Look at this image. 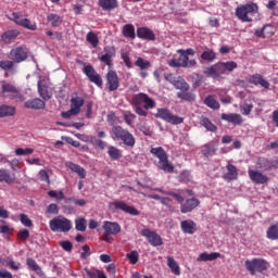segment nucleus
<instances>
[{
	"mask_svg": "<svg viewBox=\"0 0 278 278\" xmlns=\"http://www.w3.org/2000/svg\"><path fill=\"white\" fill-rule=\"evenodd\" d=\"M130 105L134 108L135 114L147 118V116H149V112L147 111L155 110L156 103L153 98L149 97V94L139 92L132 96Z\"/></svg>",
	"mask_w": 278,
	"mask_h": 278,
	"instance_id": "nucleus-1",
	"label": "nucleus"
},
{
	"mask_svg": "<svg viewBox=\"0 0 278 278\" xmlns=\"http://www.w3.org/2000/svg\"><path fill=\"white\" fill-rule=\"evenodd\" d=\"M177 53H179V58L177 59H170L167 61L168 66L172 68H194L197 66V60L190 58L188 55H195V51L192 48H188L187 50L179 49L177 50Z\"/></svg>",
	"mask_w": 278,
	"mask_h": 278,
	"instance_id": "nucleus-2",
	"label": "nucleus"
},
{
	"mask_svg": "<svg viewBox=\"0 0 278 278\" xmlns=\"http://www.w3.org/2000/svg\"><path fill=\"white\" fill-rule=\"evenodd\" d=\"M260 12V7L255 2L239 4L236 8L235 16L242 23H253V17Z\"/></svg>",
	"mask_w": 278,
	"mask_h": 278,
	"instance_id": "nucleus-3",
	"label": "nucleus"
},
{
	"mask_svg": "<svg viewBox=\"0 0 278 278\" xmlns=\"http://www.w3.org/2000/svg\"><path fill=\"white\" fill-rule=\"evenodd\" d=\"M111 138L112 140L123 142V144L130 149L136 147V137L127 128H123V126H113Z\"/></svg>",
	"mask_w": 278,
	"mask_h": 278,
	"instance_id": "nucleus-4",
	"label": "nucleus"
},
{
	"mask_svg": "<svg viewBox=\"0 0 278 278\" xmlns=\"http://www.w3.org/2000/svg\"><path fill=\"white\" fill-rule=\"evenodd\" d=\"M150 153L157 157L159 160V168L164 170V173H175V166L168 162V154L162 147L152 148Z\"/></svg>",
	"mask_w": 278,
	"mask_h": 278,
	"instance_id": "nucleus-5",
	"label": "nucleus"
},
{
	"mask_svg": "<svg viewBox=\"0 0 278 278\" xmlns=\"http://www.w3.org/2000/svg\"><path fill=\"white\" fill-rule=\"evenodd\" d=\"M270 268V263L266 261L265 258L255 257L251 261H245V269L250 275H257L260 273L261 275H264Z\"/></svg>",
	"mask_w": 278,
	"mask_h": 278,
	"instance_id": "nucleus-6",
	"label": "nucleus"
},
{
	"mask_svg": "<svg viewBox=\"0 0 278 278\" xmlns=\"http://www.w3.org/2000/svg\"><path fill=\"white\" fill-rule=\"evenodd\" d=\"M49 228L55 233H68L71 229H73V224L71 223V219L64 217V216H58L53 217L49 222Z\"/></svg>",
	"mask_w": 278,
	"mask_h": 278,
	"instance_id": "nucleus-7",
	"label": "nucleus"
},
{
	"mask_svg": "<svg viewBox=\"0 0 278 278\" xmlns=\"http://www.w3.org/2000/svg\"><path fill=\"white\" fill-rule=\"evenodd\" d=\"M154 116L165 121V123H169V125H181L184 123V117L173 114L168 109H157V113Z\"/></svg>",
	"mask_w": 278,
	"mask_h": 278,
	"instance_id": "nucleus-8",
	"label": "nucleus"
},
{
	"mask_svg": "<svg viewBox=\"0 0 278 278\" xmlns=\"http://www.w3.org/2000/svg\"><path fill=\"white\" fill-rule=\"evenodd\" d=\"M2 94H10L13 101H25V97H23L18 88L7 81H2Z\"/></svg>",
	"mask_w": 278,
	"mask_h": 278,
	"instance_id": "nucleus-9",
	"label": "nucleus"
},
{
	"mask_svg": "<svg viewBox=\"0 0 278 278\" xmlns=\"http://www.w3.org/2000/svg\"><path fill=\"white\" fill-rule=\"evenodd\" d=\"M83 73L88 77L89 81H91V84H96L98 88L103 86V78H101V75L97 73V70H94L92 65H86Z\"/></svg>",
	"mask_w": 278,
	"mask_h": 278,
	"instance_id": "nucleus-10",
	"label": "nucleus"
},
{
	"mask_svg": "<svg viewBox=\"0 0 278 278\" xmlns=\"http://www.w3.org/2000/svg\"><path fill=\"white\" fill-rule=\"evenodd\" d=\"M141 236L143 238H147L149 244H151V247H162V244H164V242L162 241V237L160 235H157V232L149 229V228H143L141 230Z\"/></svg>",
	"mask_w": 278,
	"mask_h": 278,
	"instance_id": "nucleus-11",
	"label": "nucleus"
},
{
	"mask_svg": "<svg viewBox=\"0 0 278 278\" xmlns=\"http://www.w3.org/2000/svg\"><path fill=\"white\" fill-rule=\"evenodd\" d=\"M178 203L180 204L181 214H190V212L197 210V207L201 205V201L197 198H190L185 201L182 197V201Z\"/></svg>",
	"mask_w": 278,
	"mask_h": 278,
	"instance_id": "nucleus-12",
	"label": "nucleus"
},
{
	"mask_svg": "<svg viewBox=\"0 0 278 278\" xmlns=\"http://www.w3.org/2000/svg\"><path fill=\"white\" fill-rule=\"evenodd\" d=\"M256 166H258L261 170H273V168H278V156L275 159L260 156L256 160Z\"/></svg>",
	"mask_w": 278,
	"mask_h": 278,
	"instance_id": "nucleus-13",
	"label": "nucleus"
},
{
	"mask_svg": "<svg viewBox=\"0 0 278 278\" xmlns=\"http://www.w3.org/2000/svg\"><path fill=\"white\" fill-rule=\"evenodd\" d=\"M106 85L110 90V92H114L115 90H118L121 86V80L118 79V74L114 71H109L106 74Z\"/></svg>",
	"mask_w": 278,
	"mask_h": 278,
	"instance_id": "nucleus-14",
	"label": "nucleus"
},
{
	"mask_svg": "<svg viewBox=\"0 0 278 278\" xmlns=\"http://www.w3.org/2000/svg\"><path fill=\"white\" fill-rule=\"evenodd\" d=\"M115 210H121V212H125L126 214H130V216H140V211L134 206H129L127 203L123 201H115L112 203Z\"/></svg>",
	"mask_w": 278,
	"mask_h": 278,
	"instance_id": "nucleus-15",
	"label": "nucleus"
},
{
	"mask_svg": "<svg viewBox=\"0 0 278 278\" xmlns=\"http://www.w3.org/2000/svg\"><path fill=\"white\" fill-rule=\"evenodd\" d=\"M13 21L16 25H20V27H24L25 29H29L30 31H36L37 26L36 23H31L29 18H23L18 16V13H13Z\"/></svg>",
	"mask_w": 278,
	"mask_h": 278,
	"instance_id": "nucleus-16",
	"label": "nucleus"
},
{
	"mask_svg": "<svg viewBox=\"0 0 278 278\" xmlns=\"http://www.w3.org/2000/svg\"><path fill=\"white\" fill-rule=\"evenodd\" d=\"M248 175L251 181H253V184H256V185H264V184H268L269 181L268 176L262 174V172L260 170L249 169Z\"/></svg>",
	"mask_w": 278,
	"mask_h": 278,
	"instance_id": "nucleus-17",
	"label": "nucleus"
},
{
	"mask_svg": "<svg viewBox=\"0 0 278 278\" xmlns=\"http://www.w3.org/2000/svg\"><path fill=\"white\" fill-rule=\"evenodd\" d=\"M220 118L226 123H231V125H235V127L240 126L242 125V123H244V118H242V115L238 113H223Z\"/></svg>",
	"mask_w": 278,
	"mask_h": 278,
	"instance_id": "nucleus-18",
	"label": "nucleus"
},
{
	"mask_svg": "<svg viewBox=\"0 0 278 278\" xmlns=\"http://www.w3.org/2000/svg\"><path fill=\"white\" fill-rule=\"evenodd\" d=\"M249 84H253V86H261L265 90L270 89V83L264 78L261 74H254L249 77Z\"/></svg>",
	"mask_w": 278,
	"mask_h": 278,
	"instance_id": "nucleus-19",
	"label": "nucleus"
},
{
	"mask_svg": "<svg viewBox=\"0 0 278 278\" xmlns=\"http://www.w3.org/2000/svg\"><path fill=\"white\" fill-rule=\"evenodd\" d=\"M102 228L104 229V233L111 236H118L121 233V224L116 222H104Z\"/></svg>",
	"mask_w": 278,
	"mask_h": 278,
	"instance_id": "nucleus-20",
	"label": "nucleus"
},
{
	"mask_svg": "<svg viewBox=\"0 0 278 278\" xmlns=\"http://www.w3.org/2000/svg\"><path fill=\"white\" fill-rule=\"evenodd\" d=\"M8 184L9 186L15 184L16 174L10 172V169L1 168L0 169V184Z\"/></svg>",
	"mask_w": 278,
	"mask_h": 278,
	"instance_id": "nucleus-21",
	"label": "nucleus"
},
{
	"mask_svg": "<svg viewBox=\"0 0 278 278\" xmlns=\"http://www.w3.org/2000/svg\"><path fill=\"white\" fill-rule=\"evenodd\" d=\"M46 106L47 103H45L40 98L27 100L24 103V108H26V110H45Z\"/></svg>",
	"mask_w": 278,
	"mask_h": 278,
	"instance_id": "nucleus-22",
	"label": "nucleus"
},
{
	"mask_svg": "<svg viewBox=\"0 0 278 278\" xmlns=\"http://www.w3.org/2000/svg\"><path fill=\"white\" fill-rule=\"evenodd\" d=\"M137 36L141 40H149V41L155 40V33H153V30H151V28L149 27L137 28Z\"/></svg>",
	"mask_w": 278,
	"mask_h": 278,
	"instance_id": "nucleus-23",
	"label": "nucleus"
},
{
	"mask_svg": "<svg viewBox=\"0 0 278 278\" xmlns=\"http://www.w3.org/2000/svg\"><path fill=\"white\" fill-rule=\"evenodd\" d=\"M227 173L223 175L225 181H236L238 179V167L233 164L226 165Z\"/></svg>",
	"mask_w": 278,
	"mask_h": 278,
	"instance_id": "nucleus-24",
	"label": "nucleus"
},
{
	"mask_svg": "<svg viewBox=\"0 0 278 278\" xmlns=\"http://www.w3.org/2000/svg\"><path fill=\"white\" fill-rule=\"evenodd\" d=\"M180 228L184 233L192 236L197 231V223L192 219H186L180 223Z\"/></svg>",
	"mask_w": 278,
	"mask_h": 278,
	"instance_id": "nucleus-25",
	"label": "nucleus"
},
{
	"mask_svg": "<svg viewBox=\"0 0 278 278\" xmlns=\"http://www.w3.org/2000/svg\"><path fill=\"white\" fill-rule=\"evenodd\" d=\"M10 54L15 62H25L27 60V52L22 47L12 49Z\"/></svg>",
	"mask_w": 278,
	"mask_h": 278,
	"instance_id": "nucleus-26",
	"label": "nucleus"
},
{
	"mask_svg": "<svg viewBox=\"0 0 278 278\" xmlns=\"http://www.w3.org/2000/svg\"><path fill=\"white\" fill-rule=\"evenodd\" d=\"M85 100L84 98L76 96L71 99V110H73L76 114L81 112V108H84Z\"/></svg>",
	"mask_w": 278,
	"mask_h": 278,
	"instance_id": "nucleus-27",
	"label": "nucleus"
},
{
	"mask_svg": "<svg viewBox=\"0 0 278 278\" xmlns=\"http://www.w3.org/2000/svg\"><path fill=\"white\" fill-rule=\"evenodd\" d=\"M216 151H218V148H216V143H214V141L205 143L201 150L204 157H210V155H216Z\"/></svg>",
	"mask_w": 278,
	"mask_h": 278,
	"instance_id": "nucleus-28",
	"label": "nucleus"
},
{
	"mask_svg": "<svg viewBox=\"0 0 278 278\" xmlns=\"http://www.w3.org/2000/svg\"><path fill=\"white\" fill-rule=\"evenodd\" d=\"M98 3L105 12H112V10H116V8H118L117 0H99Z\"/></svg>",
	"mask_w": 278,
	"mask_h": 278,
	"instance_id": "nucleus-29",
	"label": "nucleus"
},
{
	"mask_svg": "<svg viewBox=\"0 0 278 278\" xmlns=\"http://www.w3.org/2000/svg\"><path fill=\"white\" fill-rule=\"evenodd\" d=\"M21 33L16 29H10L2 34L1 39L5 42V45H10L12 40H16Z\"/></svg>",
	"mask_w": 278,
	"mask_h": 278,
	"instance_id": "nucleus-30",
	"label": "nucleus"
},
{
	"mask_svg": "<svg viewBox=\"0 0 278 278\" xmlns=\"http://www.w3.org/2000/svg\"><path fill=\"white\" fill-rule=\"evenodd\" d=\"M200 125L205 127L206 131H211L212 134H216L218 131V127L210 121L206 116L200 117Z\"/></svg>",
	"mask_w": 278,
	"mask_h": 278,
	"instance_id": "nucleus-31",
	"label": "nucleus"
},
{
	"mask_svg": "<svg viewBox=\"0 0 278 278\" xmlns=\"http://www.w3.org/2000/svg\"><path fill=\"white\" fill-rule=\"evenodd\" d=\"M66 166L70 168V170H72V173H77L80 179H86V169L84 167L73 162H67Z\"/></svg>",
	"mask_w": 278,
	"mask_h": 278,
	"instance_id": "nucleus-32",
	"label": "nucleus"
},
{
	"mask_svg": "<svg viewBox=\"0 0 278 278\" xmlns=\"http://www.w3.org/2000/svg\"><path fill=\"white\" fill-rule=\"evenodd\" d=\"M218 257H220V253L218 252H203L199 255L197 262H214L215 260H218Z\"/></svg>",
	"mask_w": 278,
	"mask_h": 278,
	"instance_id": "nucleus-33",
	"label": "nucleus"
},
{
	"mask_svg": "<svg viewBox=\"0 0 278 278\" xmlns=\"http://www.w3.org/2000/svg\"><path fill=\"white\" fill-rule=\"evenodd\" d=\"M14 114H16V108L8 104L0 105V118L14 116Z\"/></svg>",
	"mask_w": 278,
	"mask_h": 278,
	"instance_id": "nucleus-34",
	"label": "nucleus"
},
{
	"mask_svg": "<svg viewBox=\"0 0 278 278\" xmlns=\"http://www.w3.org/2000/svg\"><path fill=\"white\" fill-rule=\"evenodd\" d=\"M167 266L168 268H170L173 275H176L177 277L181 275V268L179 267V263H177V261H175L173 256H167Z\"/></svg>",
	"mask_w": 278,
	"mask_h": 278,
	"instance_id": "nucleus-35",
	"label": "nucleus"
},
{
	"mask_svg": "<svg viewBox=\"0 0 278 278\" xmlns=\"http://www.w3.org/2000/svg\"><path fill=\"white\" fill-rule=\"evenodd\" d=\"M177 99H181V101L192 102L195 101L197 94L192 91L184 90L176 93Z\"/></svg>",
	"mask_w": 278,
	"mask_h": 278,
	"instance_id": "nucleus-36",
	"label": "nucleus"
},
{
	"mask_svg": "<svg viewBox=\"0 0 278 278\" xmlns=\"http://www.w3.org/2000/svg\"><path fill=\"white\" fill-rule=\"evenodd\" d=\"M200 59L203 62H214V60H216V52L210 48H205V50L200 55Z\"/></svg>",
	"mask_w": 278,
	"mask_h": 278,
	"instance_id": "nucleus-37",
	"label": "nucleus"
},
{
	"mask_svg": "<svg viewBox=\"0 0 278 278\" xmlns=\"http://www.w3.org/2000/svg\"><path fill=\"white\" fill-rule=\"evenodd\" d=\"M123 36L125 38H136V27H134V24H126L122 28Z\"/></svg>",
	"mask_w": 278,
	"mask_h": 278,
	"instance_id": "nucleus-38",
	"label": "nucleus"
},
{
	"mask_svg": "<svg viewBox=\"0 0 278 278\" xmlns=\"http://www.w3.org/2000/svg\"><path fill=\"white\" fill-rule=\"evenodd\" d=\"M47 21L49 24H51V27H60V25L63 23L62 16L55 13H50L47 16Z\"/></svg>",
	"mask_w": 278,
	"mask_h": 278,
	"instance_id": "nucleus-39",
	"label": "nucleus"
},
{
	"mask_svg": "<svg viewBox=\"0 0 278 278\" xmlns=\"http://www.w3.org/2000/svg\"><path fill=\"white\" fill-rule=\"evenodd\" d=\"M108 155L111 160L118 161L121 160V157H123V152L121 151V149L114 146H110L108 150Z\"/></svg>",
	"mask_w": 278,
	"mask_h": 278,
	"instance_id": "nucleus-40",
	"label": "nucleus"
},
{
	"mask_svg": "<svg viewBox=\"0 0 278 278\" xmlns=\"http://www.w3.org/2000/svg\"><path fill=\"white\" fill-rule=\"evenodd\" d=\"M86 40L89 45H91L92 49H97V47H99V35H97V33H87Z\"/></svg>",
	"mask_w": 278,
	"mask_h": 278,
	"instance_id": "nucleus-41",
	"label": "nucleus"
},
{
	"mask_svg": "<svg viewBox=\"0 0 278 278\" xmlns=\"http://www.w3.org/2000/svg\"><path fill=\"white\" fill-rule=\"evenodd\" d=\"M112 50L114 51V48L105 47V54L99 58L100 62H103L106 66H112V54H110Z\"/></svg>",
	"mask_w": 278,
	"mask_h": 278,
	"instance_id": "nucleus-42",
	"label": "nucleus"
},
{
	"mask_svg": "<svg viewBox=\"0 0 278 278\" xmlns=\"http://www.w3.org/2000/svg\"><path fill=\"white\" fill-rule=\"evenodd\" d=\"M204 105L210 108L211 110H220V103L214 99V96H207L204 99Z\"/></svg>",
	"mask_w": 278,
	"mask_h": 278,
	"instance_id": "nucleus-43",
	"label": "nucleus"
},
{
	"mask_svg": "<svg viewBox=\"0 0 278 278\" xmlns=\"http://www.w3.org/2000/svg\"><path fill=\"white\" fill-rule=\"evenodd\" d=\"M268 240H278V224L270 225L266 231Z\"/></svg>",
	"mask_w": 278,
	"mask_h": 278,
	"instance_id": "nucleus-44",
	"label": "nucleus"
},
{
	"mask_svg": "<svg viewBox=\"0 0 278 278\" xmlns=\"http://www.w3.org/2000/svg\"><path fill=\"white\" fill-rule=\"evenodd\" d=\"M154 192H161V194H167V197H173L177 201V203H181L184 201V197L179 193H175L173 191H165L162 188H154Z\"/></svg>",
	"mask_w": 278,
	"mask_h": 278,
	"instance_id": "nucleus-45",
	"label": "nucleus"
},
{
	"mask_svg": "<svg viewBox=\"0 0 278 278\" xmlns=\"http://www.w3.org/2000/svg\"><path fill=\"white\" fill-rule=\"evenodd\" d=\"M26 264L30 270L36 273V275H42V268L38 263H36V260L34 258H27Z\"/></svg>",
	"mask_w": 278,
	"mask_h": 278,
	"instance_id": "nucleus-46",
	"label": "nucleus"
},
{
	"mask_svg": "<svg viewBox=\"0 0 278 278\" xmlns=\"http://www.w3.org/2000/svg\"><path fill=\"white\" fill-rule=\"evenodd\" d=\"M174 87L176 90H180V92H184V90H190V85L181 77L177 78V80L174 83Z\"/></svg>",
	"mask_w": 278,
	"mask_h": 278,
	"instance_id": "nucleus-47",
	"label": "nucleus"
},
{
	"mask_svg": "<svg viewBox=\"0 0 278 278\" xmlns=\"http://www.w3.org/2000/svg\"><path fill=\"white\" fill-rule=\"evenodd\" d=\"M135 66H138L140 71H147V68H151V62L139 56L135 62Z\"/></svg>",
	"mask_w": 278,
	"mask_h": 278,
	"instance_id": "nucleus-48",
	"label": "nucleus"
},
{
	"mask_svg": "<svg viewBox=\"0 0 278 278\" xmlns=\"http://www.w3.org/2000/svg\"><path fill=\"white\" fill-rule=\"evenodd\" d=\"M86 225H87L86 218L77 217L75 219V229H76V231H86Z\"/></svg>",
	"mask_w": 278,
	"mask_h": 278,
	"instance_id": "nucleus-49",
	"label": "nucleus"
},
{
	"mask_svg": "<svg viewBox=\"0 0 278 278\" xmlns=\"http://www.w3.org/2000/svg\"><path fill=\"white\" fill-rule=\"evenodd\" d=\"M204 75L212 77V79H218V74L216 72V65H211L204 70Z\"/></svg>",
	"mask_w": 278,
	"mask_h": 278,
	"instance_id": "nucleus-50",
	"label": "nucleus"
},
{
	"mask_svg": "<svg viewBox=\"0 0 278 278\" xmlns=\"http://www.w3.org/2000/svg\"><path fill=\"white\" fill-rule=\"evenodd\" d=\"M224 64V68L227 73H233V71H236V68H238V63L235 61H227V62H223Z\"/></svg>",
	"mask_w": 278,
	"mask_h": 278,
	"instance_id": "nucleus-51",
	"label": "nucleus"
},
{
	"mask_svg": "<svg viewBox=\"0 0 278 278\" xmlns=\"http://www.w3.org/2000/svg\"><path fill=\"white\" fill-rule=\"evenodd\" d=\"M127 260H129V263L132 265L138 264V260H140V254H138V251H131L130 253L126 254Z\"/></svg>",
	"mask_w": 278,
	"mask_h": 278,
	"instance_id": "nucleus-52",
	"label": "nucleus"
},
{
	"mask_svg": "<svg viewBox=\"0 0 278 278\" xmlns=\"http://www.w3.org/2000/svg\"><path fill=\"white\" fill-rule=\"evenodd\" d=\"M270 29V25H265L262 28H257L254 33V35L257 38H268V35L266 34V30Z\"/></svg>",
	"mask_w": 278,
	"mask_h": 278,
	"instance_id": "nucleus-53",
	"label": "nucleus"
},
{
	"mask_svg": "<svg viewBox=\"0 0 278 278\" xmlns=\"http://www.w3.org/2000/svg\"><path fill=\"white\" fill-rule=\"evenodd\" d=\"M38 92L45 101H49V99H51V94H49V91H47L45 86L40 85V81L38 83Z\"/></svg>",
	"mask_w": 278,
	"mask_h": 278,
	"instance_id": "nucleus-54",
	"label": "nucleus"
},
{
	"mask_svg": "<svg viewBox=\"0 0 278 278\" xmlns=\"http://www.w3.org/2000/svg\"><path fill=\"white\" fill-rule=\"evenodd\" d=\"M20 220L24 227H34V222L25 213L20 214Z\"/></svg>",
	"mask_w": 278,
	"mask_h": 278,
	"instance_id": "nucleus-55",
	"label": "nucleus"
},
{
	"mask_svg": "<svg viewBox=\"0 0 278 278\" xmlns=\"http://www.w3.org/2000/svg\"><path fill=\"white\" fill-rule=\"evenodd\" d=\"M240 108H241V113L243 114V116H249V114H251V112H253V103H244Z\"/></svg>",
	"mask_w": 278,
	"mask_h": 278,
	"instance_id": "nucleus-56",
	"label": "nucleus"
},
{
	"mask_svg": "<svg viewBox=\"0 0 278 278\" xmlns=\"http://www.w3.org/2000/svg\"><path fill=\"white\" fill-rule=\"evenodd\" d=\"M0 68L2 71H12L14 68V61H0Z\"/></svg>",
	"mask_w": 278,
	"mask_h": 278,
	"instance_id": "nucleus-57",
	"label": "nucleus"
},
{
	"mask_svg": "<svg viewBox=\"0 0 278 278\" xmlns=\"http://www.w3.org/2000/svg\"><path fill=\"white\" fill-rule=\"evenodd\" d=\"M124 121L126 123V125H134V121H136V114L131 113V112H127L126 114H124Z\"/></svg>",
	"mask_w": 278,
	"mask_h": 278,
	"instance_id": "nucleus-58",
	"label": "nucleus"
},
{
	"mask_svg": "<svg viewBox=\"0 0 278 278\" xmlns=\"http://www.w3.org/2000/svg\"><path fill=\"white\" fill-rule=\"evenodd\" d=\"M215 68H216V72H217L218 79H220L222 75H227V72L225 70V65L223 64V62L216 63Z\"/></svg>",
	"mask_w": 278,
	"mask_h": 278,
	"instance_id": "nucleus-59",
	"label": "nucleus"
},
{
	"mask_svg": "<svg viewBox=\"0 0 278 278\" xmlns=\"http://www.w3.org/2000/svg\"><path fill=\"white\" fill-rule=\"evenodd\" d=\"M29 238V230L28 229H22L17 232V240H21V242H25Z\"/></svg>",
	"mask_w": 278,
	"mask_h": 278,
	"instance_id": "nucleus-60",
	"label": "nucleus"
},
{
	"mask_svg": "<svg viewBox=\"0 0 278 278\" xmlns=\"http://www.w3.org/2000/svg\"><path fill=\"white\" fill-rule=\"evenodd\" d=\"M31 153H34V149L31 148H26V149L17 148L15 150V155H31Z\"/></svg>",
	"mask_w": 278,
	"mask_h": 278,
	"instance_id": "nucleus-61",
	"label": "nucleus"
},
{
	"mask_svg": "<svg viewBox=\"0 0 278 278\" xmlns=\"http://www.w3.org/2000/svg\"><path fill=\"white\" fill-rule=\"evenodd\" d=\"M46 214H60V207H58V204L51 203L47 206Z\"/></svg>",
	"mask_w": 278,
	"mask_h": 278,
	"instance_id": "nucleus-62",
	"label": "nucleus"
},
{
	"mask_svg": "<svg viewBox=\"0 0 278 278\" xmlns=\"http://www.w3.org/2000/svg\"><path fill=\"white\" fill-rule=\"evenodd\" d=\"M60 247L63 251H66L67 253H71V251H73V243L68 240L61 241Z\"/></svg>",
	"mask_w": 278,
	"mask_h": 278,
	"instance_id": "nucleus-63",
	"label": "nucleus"
},
{
	"mask_svg": "<svg viewBox=\"0 0 278 278\" xmlns=\"http://www.w3.org/2000/svg\"><path fill=\"white\" fill-rule=\"evenodd\" d=\"M178 180L181 184H188V181H190V172L185 170L182 172L179 176H178Z\"/></svg>",
	"mask_w": 278,
	"mask_h": 278,
	"instance_id": "nucleus-64",
	"label": "nucleus"
}]
</instances>
